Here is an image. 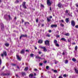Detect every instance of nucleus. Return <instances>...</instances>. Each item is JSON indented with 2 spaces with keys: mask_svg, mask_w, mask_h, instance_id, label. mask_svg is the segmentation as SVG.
I'll use <instances>...</instances> for the list:
<instances>
[{
  "mask_svg": "<svg viewBox=\"0 0 78 78\" xmlns=\"http://www.w3.org/2000/svg\"><path fill=\"white\" fill-rule=\"evenodd\" d=\"M55 45L56 47H59V45L58 44L56 43V44H55Z\"/></svg>",
  "mask_w": 78,
  "mask_h": 78,
  "instance_id": "nucleus-31",
  "label": "nucleus"
},
{
  "mask_svg": "<svg viewBox=\"0 0 78 78\" xmlns=\"http://www.w3.org/2000/svg\"><path fill=\"white\" fill-rule=\"evenodd\" d=\"M4 55L5 56L7 55V53H6V51H4L3 52V53H2L1 55V56L2 57H3V56H4Z\"/></svg>",
  "mask_w": 78,
  "mask_h": 78,
  "instance_id": "nucleus-2",
  "label": "nucleus"
},
{
  "mask_svg": "<svg viewBox=\"0 0 78 78\" xmlns=\"http://www.w3.org/2000/svg\"><path fill=\"white\" fill-rule=\"evenodd\" d=\"M46 36L47 37H50V34H47L46 35Z\"/></svg>",
  "mask_w": 78,
  "mask_h": 78,
  "instance_id": "nucleus-26",
  "label": "nucleus"
},
{
  "mask_svg": "<svg viewBox=\"0 0 78 78\" xmlns=\"http://www.w3.org/2000/svg\"><path fill=\"white\" fill-rule=\"evenodd\" d=\"M39 47L41 49H43V51H44V52H46L47 51V49L46 48V47L42 46H40Z\"/></svg>",
  "mask_w": 78,
  "mask_h": 78,
  "instance_id": "nucleus-1",
  "label": "nucleus"
},
{
  "mask_svg": "<svg viewBox=\"0 0 78 78\" xmlns=\"http://www.w3.org/2000/svg\"><path fill=\"white\" fill-rule=\"evenodd\" d=\"M27 34H25L24 35L22 34L20 36V39L21 38H22V37H27Z\"/></svg>",
  "mask_w": 78,
  "mask_h": 78,
  "instance_id": "nucleus-5",
  "label": "nucleus"
},
{
  "mask_svg": "<svg viewBox=\"0 0 78 78\" xmlns=\"http://www.w3.org/2000/svg\"><path fill=\"white\" fill-rule=\"evenodd\" d=\"M43 43V40H40L38 41V44H42Z\"/></svg>",
  "mask_w": 78,
  "mask_h": 78,
  "instance_id": "nucleus-8",
  "label": "nucleus"
},
{
  "mask_svg": "<svg viewBox=\"0 0 78 78\" xmlns=\"http://www.w3.org/2000/svg\"><path fill=\"white\" fill-rule=\"evenodd\" d=\"M62 5L61 3H59L58 4V6L59 8H61V7Z\"/></svg>",
  "mask_w": 78,
  "mask_h": 78,
  "instance_id": "nucleus-24",
  "label": "nucleus"
},
{
  "mask_svg": "<svg viewBox=\"0 0 78 78\" xmlns=\"http://www.w3.org/2000/svg\"><path fill=\"white\" fill-rule=\"evenodd\" d=\"M16 58L18 60H19V61H21V59L20 57H19V56L17 55H16Z\"/></svg>",
  "mask_w": 78,
  "mask_h": 78,
  "instance_id": "nucleus-10",
  "label": "nucleus"
},
{
  "mask_svg": "<svg viewBox=\"0 0 78 78\" xmlns=\"http://www.w3.org/2000/svg\"><path fill=\"white\" fill-rule=\"evenodd\" d=\"M36 22L37 23L38 22V20H36Z\"/></svg>",
  "mask_w": 78,
  "mask_h": 78,
  "instance_id": "nucleus-62",
  "label": "nucleus"
},
{
  "mask_svg": "<svg viewBox=\"0 0 78 78\" xmlns=\"http://www.w3.org/2000/svg\"><path fill=\"white\" fill-rule=\"evenodd\" d=\"M66 23H68V22H69V20H66Z\"/></svg>",
  "mask_w": 78,
  "mask_h": 78,
  "instance_id": "nucleus-42",
  "label": "nucleus"
},
{
  "mask_svg": "<svg viewBox=\"0 0 78 78\" xmlns=\"http://www.w3.org/2000/svg\"><path fill=\"white\" fill-rule=\"evenodd\" d=\"M77 49H78V47H77V46H76L75 48V51H77Z\"/></svg>",
  "mask_w": 78,
  "mask_h": 78,
  "instance_id": "nucleus-28",
  "label": "nucleus"
},
{
  "mask_svg": "<svg viewBox=\"0 0 78 78\" xmlns=\"http://www.w3.org/2000/svg\"><path fill=\"white\" fill-rule=\"evenodd\" d=\"M21 75L22 76H23L24 75H26V73L25 72H22L21 73Z\"/></svg>",
  "mask_w": 78,
  "mask_h": 78,
  "instance_id": "nucleus-14",
  "label": "nucleus"
},
{
  "mask_svg": "<svg viewBox=\"0 0 78 78\" xmlns=\"http://www.w3.org/2000/svg\"><path fill=\"white\" fill-rule=\"evenodd\" d=\"M72 60L73 61V62H75L76 61V59H75V58H73Z\"/></svg>",
  "mask_w": 78,
  "mask_h": 78,
  "instance_id": "nucleus-21",
  "label": "nucleus"
},
{
  "mask_svg": "<svg viewBox=\"0 0 78 78\" xmlns=\"http://www.w3.org/2000/svg\"><path fill=\"white\" fill-rule=\"evenodd\" d=\"M49 33H51V30H49Z\"/></svg>",
  "mask_w": 78,
  "mask_h": 78,
  "instance_id": "nucleus-53",
  "label": "nucleus"
},
{
  "mask_svg": "<svg viewBox=\"0 0 78 78\" xmlns=\"http://www.w3.org/2000/svg\"><path fill=\"white\" fill-rule=\"evenodd\" d=\"M46 69H48V68H49V66H46Z\"/></svg>",
  "mask_w": 78,
  "mask_h": 78,
  "instance_id": "nucleus-46",
  "label": "nucleus"
},
{
  "mask_svg": "<svg viewBox=\"0 0 78 78\" xmlns=\"http://www.w3.org/2000/svg\"><path fill=\"white\" fill-rule=\"evenodd\" d=\"M60 25L61 27H64V25L62 24V23H61Z\"/></svg>",
  "mask_w": 78,
  "mask_h": 78,
  "instance_id": "nucleus-27",
  "label": "nucleus"
},
{
  "mask_svg": "<svg viewBox=\"0 0 78 78\" xmlns=\"http://www.w3.org/2000/svg\"><path fill=\"white\" fill-rule=\"evenodd\" d=\"M34 71H37V69H34Z\"/></svg>",
  "mask_w": 78,
  "mask_h": 78,
  "instance_id": "nucleus-51",
  "label": "nucleus"
},
{
  "mask_svg": "<svg viewBox=\"0 0 78 78\" xmlns=\"http://www.w3.org/2000/svg\"><path fill=\"white\" fill-rule=\"evenodd\" d=\"M68 61L66 59L65 60V64H67L68 63Z\"/></svg>",
  "mask_w": 78,
  "mask_h": 78,
  "instance_id": "nucleus-35",
  "label": "nucleus"
},
{
  "mask_svg": "<svg viewBox=\"0 0 78 78\" xmlns=\"http://www.w3.org/2000/svg\"><path fill=\"white\" fill-rule=\"evenodd\" d=\"M47 5L48 6H50L51 5V2L50 1V0H47Z\"/></svg>",
  "mask_w": 78,
  "mask_h": 78,
  "instance_id": "nucleus-3",
  "label": "nucleus"
},
{
  "mask_svg": "<svg viewBox=\"0 0 78 78\" xmlns=\"http://www.w3.org/2000/svg\"><path fill=\"white\" fill-rule=\"evenodd\" d=\"M69 12V11L67 10H66L65 11V12L66 13V15H67V14H68V12Z\"/></svg>",
  "mask_w": 78,
  "mask_h": 78,
  "instance_id": "nucleus-34",
  "label": "nucleus"
},
{
  "mask_svg": "<svg viewBox=\"0 0 78 78\" xmlns=\"http://www.w3.org/2000/svg\"><path fill=\"white\" fill-rule=\"evenodd\" d=\"M66 16H69V17H72V13L70 14V13H68V14L66 15Z\"/></svg>",
  "mask_w": 78,
  "mask_h": 78,
  "instance_id": "nucleus-19",
  "label": "nucleus"
},
{
  "mask_svg": "<svg viewBox=\"0 0 78 78\" xmlns=\"http://www.w3.org/2000/svg\"><path fill=\"white\" fill-rule=\"evenodd\" d=\"M71 24L73 27H74L75 25V23L74 22V21H72L71 22Z\"/></svg>",
  "mask_w": 78,
  "mask_h": 78,
  "instance_id": "nucleus-9",
  "label": "nucleus"
},
{
  "mask_svg": "<svg viewBox=\"0 0 78 78\" xmlns=\"http://www.w3.org/2000/svg\"><path fill=\"white\" fill-rule=\"evenodd\" d=\"M54 73H58V71L57 70H54Z\"/></svg>",
  "mask_w": 78,
  "mask_h": 78,
  "instance_id": "nucleus-37",
  "label": "nucleus"
},
{
  "mask_svg": "<svg viewBox=\"0 0 78 78\" xmlns=\"http://www.w3.org/2000/svg\"><path fill=\"white\" fill-rule=\"evenodd\" d=\"M47 61H45L44 62V63H47Z\"/></svg>",
  "mask_w": 78,
  "mask_h": 78,
  "instance_id": "nucleus-52",
  "label": "nucleus"
},
{
  "mask_svg": "<svg viewBox=\"0 0 78 78\" xmlns=\"http://www.w3.org/2000/svg\"><path fill=\"white\" fill-rule=\"evenodd\" d=\"M60 40L61 41H63L65 42H66V39H65L64 38H62Z\"/></svg>",
  "mask_w": 78,
  "mask_h": 78,
  "instance_id": "nucleus-17",
  "label": "nucleus"
},
{
  "mask_svg": "<svg viewBox=\"0 0 78 78\" xmlns=\"http://www.w3.org/2000/svg\"><path fill=\"white\" fill-rule=\"evenodd\" d=\"M34 76H36V73H34Z\"/></svg>",
  "mask_w": 78,
  "mask_h": 78,
  "instance_id": "nucleus-60",
  "label": "nucleus"
},
{
  "mask_svg": "<svg viewBox=\"0 0 78 78\" xmlns=\"http://www.w3.org/2000/svg\"><path fill=\"white\" fill-rule=\"evenodd\" d=\"M3 75H5H5H7V76L9 75V73H7V74L6 73H5V74H4Z\"/></svg>",
  "mask_w": 78,
  "mask_h": 78,
  "instance_id": "nucleus-38",
  "label": "nucleus"
},
{
  "mask_svg": "<svg viewBox=\"0 0 78 78\" xmlns=\"http://www.w3.org/2000/svg\"><path fill=\"white\" fill-rule=\"evenodd\" d=\"M61 21L62 22H64V21L63 20H61Z\"/></svg>",
  "mask_w": 78,
  "mask_h": 78,
  "instance_id": "nucleus-63",
  "label": "nucleus"
},
{
  "mask_svg": "<svg viewBox=\"0 0 78 78\" xmlns=\"http://www.w3.org/2000/svg\"><path fill=\"white\" fill-rule=\"evenodd\" d=\"M54 42L55 44H57L58 43V41L56 40H55L54 41Z\"/></svg>",
  "mask_w": 78,
  "mask_h": 78,
  "instance_id": "nucleus-25",
  "label": "nucleus"
},
{
  "mask_svg": "<svg viewBox=\"0 0 78 78\" xmlns=\"http://www.w3.org/2000/svg\"><path fill=\"white\" fill-rule=\"evenodd\" d=\"M35 58L36 59H45V58H41L39 56H36Z\"/></svg>",
  "mask_w": 78,
  "mask_h": 78,
  "instance_id": "nucleus-6",
  "label": "nucleus"
},
{
  "mask_svg": "<svg viewBox=\"0 0 78 78\" xmlns=\"http://www.w3.org/2000/svg\"><path fill=\"white\" fill-rule=\"evenodd\" d=\"M24 53H25V51L23 49L20 52V53H21V54H23Z\"/></svg>",
  "mask_w": 78,
  "mask_h": 78,
  "instance_id": "nucleus-16",
  "label": "nucleus"
},
{
  "mask_svg": "<svg viewBox=\"0 0 78 78\" xmlns=\"http://www.w3.org/2000/svg\"><path fill=\"white\" fill-rule=\"evenodd\" d=\"M14 19H15V20H16V19H17V18H16V17H15Z\"/></svg>",
  "mask_w": 78,
  "mask_h": 78,
  "instance_id": "nucleus-61",
  "label": "nucleus"
},
{
  "mask_svg": "<svg viewBox=\"0 0 78 78\" xmlns=\"http://www.w3.org/2000/svg\"><path fill=\"white\" fill-rule=\"evenodd\" d=\"M38 53H39V54H41V53H42V52H41V51H39L38 52Z\"/></svg>",
  "mask_w": 78,
  "mask_h": 78,
  "instance_id": "nucleus-47",
  "label": "nucleus"
},
{
  "mask_svg": "<svg viewBox=\"0 0 78 78\" xmlns=\"http://www.w3.org/2000/svg\"><path fill=\"white\" fill-rule=\"evenodd\" d=\"M76 6L77 8H78V4H76Z\"/></svg>",
  "mask_w": 78,
  "mask_h": 78,
  "instance_id": "nucleus-54",
  "label": "nucleus"
},
{
  "mask_svg": "<svg viewBox=\"0 0 78 78\" xmlns=\"http://www.w3.org/2000/svg\"><path fill=\"white\" fill-rule=\"evenodd\" d=\"M68 41L69 42H70L71 41V38H69V39H68Z\"/></svg>",
  "mask_w": 78,
  "mask_h": 78,
  "instance_id": "nucleus-29",
  "label": "nucleus"
},
{
  "mask_svg": "<svg viewBox=\"0 0 78 78\" xmlns=\"http://www.w3.org/2000/svg\"><path fill=\"white\" fill-rule=\"evenodd\" d=\"M44 44L45 45H49V44H50V43L49 42V41L48 40H47L45 41L44 42Z\"/></svg>",
  "mask_w": 78,
  "mask_h": 78,
  "instance_id": "nucleus-7",
  "label": "nucleus"
},
{
  "mask_svg": "<svg viewBox=\"0 0 78 78\" xmlns=\"http://www.w3.org/2000/svg\"><path fill=\"white\" fill-rule=\"evenodd\" d=\"M52 18V16H49V17H48L47 18V20H50L49 19H51Z\"/></svg>",
  "mask_w": 78,
  "mask_h": 78,
  "instance_id": "nucleus-20",
  "label": "nucleus"
},
{
  "mask_svg": "<svg viewBox=\"0 0 78 78\" xmlns=\"http://www.w3.org/2000/svg\"><path fill=\"white\" fill-rule=\"evenodd\" d=\"M56 37H59V35H57L56 36Z\"/></svg>",
  "mask_w": 78,
  "mask_h": 78,
  "instance_id": "nucleus-50",
  "label": "nucleus"
},
{
  "mask_svg": "<svg viewBox=\"0 0 78 78\" xmlns=\"http://www.w3.org/2000/svg\"><path fill=\"white\" fill-rule=\"evenodd\" d=\"M1 29L3 30L4 28V25H3V24L2 23H1Z\"/></svg>",
  "mask_w": 78,
  "mask_h": 78,
  "instance_id": "nucleus-15",
  "label": "nucleus"
},
{
  "mask_svg": "<svg viewBox=\"0 0 78 78\" xmlns=\"http://www.w3.org/2000/svg\"><path fill=\"white\" fill-rule=\"evenodd\" d=\"M43 65V64L42 63H40V66H42Z\"/></svg>",
  "mask_w": 78,
  "mask_h": 78,
  "instance_id": "nucleus-49",
  "label": "nucleus"
},
{
  "mask_svg": "<svg viewBox=\"0 0 78 78\" xmlns=\"http://www.w3.org/2000/svg\"><path fill=\"white\" fill-rule=\"evenodd\" d=\"M44 24H42L41 26V27H44Z\"/></svg>",
  "mask_w": 78,
  "mask_h": 78,
  "instance_id": "nucleus-55",
  "label": "nucleus"
},
{
  "mask_svg": "<svg viewBox=\"0 0 78 78\" xmlns=\"http://www.w3.org/2000/svg\"><path fill=\"white\" fill-rule=\"evenodd\" d=\"M8 16L9 19H10V20L12 19V18H11V16H10V15H9Z\"/></svg>",
  "mask_w": 78,
  "mask_h": 78,
  "instance_id": "nucleus-30",
  "label": "nucleus"
},
{
  "mask_svg": "<svg viewBox=\"0 0 78 78\" xmlns=\"http://www.w3.org/2000/svg\"><path fill=\"white\" fill-rule=\"evenodd\" d=\"M58 78H63V77L62 76H59Z\"/></svg>",
  "mask_w": 78,
  "mask_h": 78,
  "instance_id": "nucleus-45",
  "label": "nucleus"
},
{
  "mask_svg": "<svg viewBox=\"0 0 78 78\" xmlns=\"http://www.w3.org/2000/svg\"><path fill=\"white\" fill-rule=\"evenodd\" d=\"M40 6H41V8H44V5H43L42 4H41Z\"/></svg>",
  "mask_w": 78,
  "mask_h": 78,
  "instance_id": "nucleus-33",
  "label": "nucleus"
},
{
  "mask_svg": "<svg viewBox=\"0 0 78 78\" xmlns=\"http://www.w3.org/2000/svg\"><path fill=\"white\" fill-rule=\"evenodd\" d=\"M17 68H18V69H20V68L19 67V66H17Z\"/></svg>",
  "mask_w": 78,
  "mask_h": 78,
  "instance_id": "nucleus-59",
  "label": "nucleus"
},
{
  "mask_svg": "<svg viewBox=\"0 0 78 78\" xmlns=\"http://www.w3.org/2000/svg\"><path fill=\"white\" fill-rule=\"evenodd\" d=\"M75 27L76 28H78V25L76 26H75Z\"/></svg>",
  "mask_w": 78,
  "mask_h": 78,
  "instance_id": "nucleus-48",
  "label": "nucleus"
},
{
  "mask_svg": "<svg viewBox=\"0 0 78 78\" xmlns=\"http://www.w3.org/2000/svg\"><path fill=\"white\" fill-rule=\"evenodd\" d=\"M65 36H69V35H70V34L69 33H66L64 34Z\"/></svg>",
  "mask_w": 78,
  "mask_h": 78,
  "instance_id": "nucleus-22",
  "label": "nucleus"
},
{
  "mask_svg": "<svg viewBox=\"0 0 78 78\" xmlns=\"http://www.w3.org/2000/svg\"><path fill=\"white\" fill-rule=\"evenodd\" d=\"M75 71L76 73H77V74H78V69H77L76 68H75Z\"/></svg>",
  "mask_w": 78,
  "mask_h": 78,
  "instance_id": "nucleus-18",
  "label": "nucleus"
},
{
  "mask_svg": "<svg viewBox=\"0 0 78 78\" xmlns=\"http://www.w3.org/2000/svg\"><path fill=\"white\" fill-rule=\"evenodd\" d=\"M34 76V75L32 74H30L29 76V78H33Z\"/></svg>",
  "mask_w": 78,
  "mask_h": 78,
  "instance_id": "nucleus-12",
  "label": "nucleus"
},
{
  "mask_svg": "<svg viewBox=\"0 0 78 78\" xmlns=\"http://www.w3.org/2000/svg\"><path fill=\"white\" fill-rule=\"evenodd\" d=\"M2 63V60L0 59V66H1V65Z\"/></svg>",
  "mask_w": 78,
  "mask_h": 78,
  "instance_id": "nucleus-43",
  "label": "nucleus"
},
{
  "mask_svg": "<svg viewBox=\"0 0 78 78\" xmlns=\"http://www.w3.org/2000/svg\"><path fill=\"white\" fill-rule=\"evenodd\" d=\"M66 20H69V18H66Z\"/></svg>",
  "mask_w": 78,
  "mask_h": 78,
  "instance_id": "nucleus-58",
  "label": "nucleus"
},
{
  "mask_svg": "<svg viewBox=\"0 0 78 78\" xmlns=\"http://www.w3.org/2000/svg\"><path fill=\"white\" fill-rule=\"evenodd\" d=\"M35 50H37V48L36 47H35Z\"/></svg>",
  "mask_w": 78,
  "mask_h": 78,
  "instance_id": "nucleus-64",
  "label": "nucleus"
},
{
  "mask_svg": "<svg viewBox=\"0 0 78 78\" xmlns=\"http://www.w3.org/2000/svg\"><path fill=\"white\" fill-rule=\"evenodd\" d=\"M22 5L23 7V8H25V9H27V6H26V5H26V2H24L23 4H22Z\"/></svg>",
  "mask_w": 78,
  "mask_h": 78,
  "instance_id": "nucleus-4",
  "label": "nucleus"
},
{
  "mask_svg": "<svg viewBox=\"0 0 78 78\" xmlns=\"http://www.w3.org/2000/svg\"><path fill=\"white\" fill-rule=\"evenodd\" d=\"M58 61H55V64H56L57 63H58Z\"/></svg>",
  "mask_w": 78,
  "mask_h": 78,
  "instance_id": "nucleus-44",
  "label": "nucleus"
},
{
  "mask_svg": "<svg viewBox=\"0 0 78 78\" xmlns=\"http://www.w3.org/2000/svg\"><path fill=\"white\" fill-rule=\"evenodd\" d=\"M57 25H51V28H56V27H57Z\"/></svg>",
  "mask_w": 78,
  "mask_h": 78,
  "instance_id": "nucleus-11",
  "label": "nucleus"
},
{
  "mask_svg": "<svg viewBox=\"0 0 78 78\" xmlns=\"http://www.w3.org/2000/svg\"><path fill=\"white\" fill-rule=\"evenodd\" d=\"M19 2V0H17L15 2V3H18Z\"/></svg>",
  "mask_w": 78,
  "mask_h": 78,
  "instance_id": "nucleus-36",
  "label": "nucleus"
},
{
  "mask_svg": "<svg viewBox=\"0 0 78 78\" xmlns=\"http://www.w3.org/2000/svg\"><path fill=\"white\" fill-rule=\"evenodd\" d=\"M5 45L6 47H8L9 45V43H5Z\"/></svg>",
  "mask_w": 78,
  "mask_h": 78,
  "instance_id": "nucleus-23",
  "label": "nucleus"
},
{
  "mask_svg": "<svg viewBox=\"0 0 78 78\" xmlns=\"http://www.w3.org/2000/svg\"><path fill=\"white\" fill-rule=\"evenodd\" d=\"M63 76L64 77H67V75H66V74H64V75H63Z\"/></svg>",
  "mask_w": 78,
  "mask_h": 78,
  "instance_id": "nucleus-40",
  "label": "nucleus"
},
{
  "mask_svg": "<svg viewBox=\"0 0 78 78\" xmlns=\"http://www.w3.org/2000/svg\"><path fill=\"white\" fill-rule=\"evenodd\" d=\"M24 25H26V26H28V25H30V23L28 22H25Z\"/></svg>",
  "mask_w": 78,
  "mask_h": 78,
  "instance_id": "nucleus-13",
  "label": "nucleus"
},
{
  "mask_svg": "<svg viewBox=\"0 0 78 78\" xmlns=\"http://www.w3.org/2000/svg\"><path fill=\"white\" fill-rule=\"evenodd\" d=\"M33 56H34V54H31L30 55V56L31 57H33Z\"/></svg>",
  "mask_w": 78,
  "mask_h": 78,
  "instance_id": "nucleus-39",
  "label": "nucleus"
},
{
  "mask_svg": "<svg viewBox=\"0 0 78 78\" xmlns=\"http://www.w3.org/2000/svg\"><path fill=\"white\" fill-rule=\"evenodd\" d=\"M26 51H28V52H29V51L28 50H26Z\"/></svg>",
  "mask_w": 78,
  "mask_h": 78,
  "instance_id": "nucleus-56",
  "label": "nucleus"
},
{
  "mask_svg": "<svg viewBox=\"0 0 78 78\" xmlns=\"http://www.w3.org/2000/svg\"><path fill=\"white\" fill-rule=\"evenodd\" d=\"M12 65L13 66H16V64H12Z\"/></svg>",
  "mask_w": 78,
  "mask_h": 78,
  "instance_id": "nucleus-41",
  "label": "nucleus"
},
{
  "mask_svg": "<svg viewBox=\"0 0 78 78\" xmlns=\"http://www.w3.org/2000/svg\"><path fill=\"white\" fill-rule=\"evenodd\" d=\"M28 67H26L24 69V70L27 71V70H28Z\"/></svg>",
  "mask_w": 78,
  "mask_h": 78,
  "instance_id": "nucleus-32",
  "label": "nucleus"
},
{
  "mask_svg": "<svg viewBox=\"0 0 78 78\" xmlns=\"http://www.w3.org/2000/svg\"><path fill=\"white\" fill-rule=\"evenodd\" d=\"M50 11H51V7H50Z\"/></svg>",
  "mask_w": 78,
  "mask_h": 78,
  "instance_id": "nucleus-57",
  "label": "nucleus"
}]
</instances>
